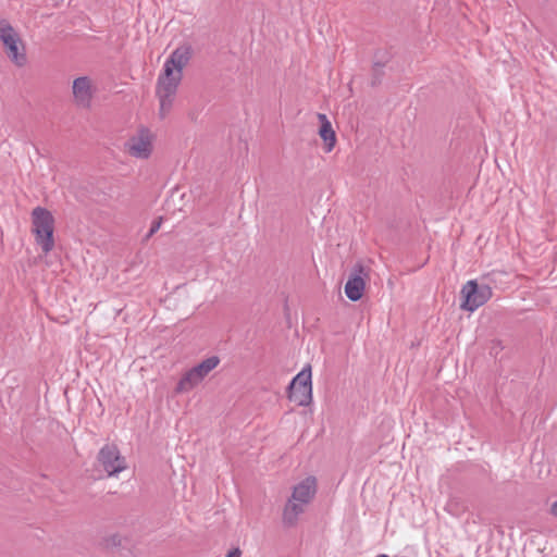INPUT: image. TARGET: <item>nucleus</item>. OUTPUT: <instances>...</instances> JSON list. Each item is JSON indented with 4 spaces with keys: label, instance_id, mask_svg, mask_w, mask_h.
Returning a JSON list of instances; mask_svg holds the SVG:
<instances>
[{
    "label": "nucleus",
    "instance_id": "nucleus-1",
    "mask_svg": "<svg viewBox=\"0 0 557 557\" xmlns=\"http://www.w3.org/2000/svg\"><path fill=\"white\" fill-rule=\"evenodd\" d=\"M190 59V48H176L163 64L162 73L157 81V97L160 102L159 114L164 119L172 110L175 95L183 77V69Z\"/></svg>",
    "mask_w": 557,
    "mask_h": 557
},
{
    "label": "nucleus",
    "instance_id": "nucleus-2",
    "mask_svg": "<svg viewBox=\"0 0 557 557\" xmlns=\"http://www.w3.org/2000/svg\"><path fill=\"white\" fill-rule=\"evenodd\" d=\"M317 493V480L314 476H308L296 484L292 496L288 498L283 509V523L286 527H294L298 522L300 515L306 511Z\"/></svg>",
    "mask_w": 557,
    "mask_h": 557
},
{
    "label": "nucleus",
    "instance_id": "nucleus-3",
    "mask_svg": "<svg viewBox=\"0 0 557 557\" xmlns=\"http://www.w3.org/2000/svg\"><path fill=\"white\" fill-rule=\"evenodd\" d=\"M33 233L36 243L45 253L50 252L54 247L53 228L54 218L51 212L42 207H36L32 212Z\"/></svg>",
    "mask_w": 557,
    "mask_h": 557
},
{
    "label": "nucleus",
    "instance_id": "nucleus-4",
    "mask_svg": "<svg viewBox=\"0 0 557 557\" xmlns=\"http://www.w3.org/2000/svg\"><path fill=\"white\" fill-rule=\"evenodd\" d=\"M0 41L3 44L8 58L18 67L26 64L24 45L10 22L0 18Z\"/></svg>",
    "mask_w": 557,
    "mask_h": 557
},
{
    "label": "nucleus",
    "instance_id": "nucleus-5",
    "mask_svg": "<svg viewBox=\"0 0 557 557\" xmlns=\"http://www.w3.org/2000/svg\"><path fill=\"white\" fill-rule=\"evenodd\" d=\"M288 398L297 406H308L312 401L311 368H304L288 385Z\"/></svg>",
    "mask_w": 557,
    "mask_h": 557
},
{
    "label": "nucleus",
    "instance_id": "nucleus-6",
    "mask_svg": "<svg viewBox=\"0 0 557 557\" xmlns=\"http://www.w3.org/2000/svg\"><path fill=\"white\" fill-rule=\"evenodd\" d=\"M153 134L147 127H140L125 143V151L133 158L146 160L153 150Z\"/></svg>",
    "mask_w": 557,
    "mask_h": 557
},
{
    "label": "nucleus",
    "instance_id": "nucleus-7",
    "mask_svg": "<svg viewBox=\"0 0 557 557\" xmlns=\"http://www.w3.org/2000/svg\"><path fill=\"white\" fill-rule=\"evenodd\" d=\"M492 288L488 285H479L475 281H468L461 289L463 298L461 308L472 312L483 306L492 297Z\"/></svg>",
    "mask_w": 557,
    "mask_h": 557
},
{
    "label": "nucleus",
    "instance_id": "nucleus-8",
    "mask_svg": "<svg viewBox=\"0 0 557 557\" xmlns=\"http://www.w3.org/2000/svg\"><path fill=\"white\" fill-rule=\"evenodd\" d=\"M97 461L108 476H116L127 468L125 458L114 444H106L98 453Z\"/></svg>",
    "mask_w": 557,
    "mask_h": 557
},
{
    "label": "nucleus",
    "instance_id": "nucleus-9",
    "mask_svg": "<svg viewBox=\"0 0 557 557\" xmlns=\"http://www.w3.org/2000/svg\"><path fill=\"white\" fill-rule=\"evenodd\" d=\"M73 96L78 107L88 108L90 106L92 99V87L88 77H77L73 82Z\"/></svg>",
    "mask_w": 557,
    "mask_h": 557
},
{
    "label": "nucleus",
    "instance_id": "nucleus-10",
    "mask_svg": "<svg viewBox=\"0 0 557 557\" xmlns=\"http://www.w3.org/2000/svg\"><path fill=\"white\" fill-rule=\"evenodd\" d=\"M358 272L359 273H357L356 270L355 273L349 276L345 285V294L351 301H357L362 297L366 286L364 280L360 275L362 268H359Z\"/></svg>",
    "mask_w": 557,
    "mask_h": 557
},
{
    "label": "nucleus",
    "instance_id": "nucleus-11",
    "mask_svg": "<svg viewBox=\"0 0 557 557\" xmlns=\"http://www.w3.org/2000/svg\"><path fill=\"white\" fill-rule=\"evenodd\" d=\"M318 119L320 121L319 135L324 141V150L326 152H330L333 150V148L336 144L335 132L332 127L331 122L329 121V119L325 114L319 113Z\"/></svg>",
    "mask_w": 557,
    "mask_h": 557
},
{
    "label": "nucleus",
    "instance_id": "nucleus-12",
    "mask_svg": "<svg viewBox=\"0 0 557 557\" xmlns=\"http://www.w3.org/2000/svg\"><path fill=\"white\" fill-rule=\"evenodd\" d=\"M200 383H201V381L197 376V374L193 371V369H189L180 379V381L175 387V393H177V394L188 393V392L193 391Z\"/></svg>",
    "mask_w": 557,
    "mask_h": 557
},
{
    "label": "nucleus",
    "instance_id": "nucleus-13",
    "mask_svg": "<svg viewBox=\"0 0 557 557\" xmlns=\"http://www.w3.org/2000/svg\"><path fill=\"white\" fill-rule=\"evenodd\" d=\"M219 363L220 358L218 356H211L191 369L202 382L203 379L219 366Z\"/></svg>",
    "mask_w": 557,
    "mask_h": 557
},
{
    "label": "nucleus",
    "instance_id": "nucleus-14",
    "mask_svg": "<svg viewBox=\"0 0 557 557\" xmlns=\"http://www.w3.org/2000/svg\"><path fill=\"white\" fill-rule=\"evenodd\" d=\"M445 510L451 516L459 517L465 512L463 502L457 496H450L446 503Z\"/></svg>",
    "mask_w": 557,
    "mask_h": 557
},
{
    "label": "nucleus",
    "instance_id": "nucleus-15",
    "mask_svg": "<svg viewBox=\"0 0 557 557\" xmlns=\"http://www.w3.org/2000/svg\"><path fill=\"white\" fill-rule=\"evenodd\" d=\"M161 224H162V218H159L157 220H154L152 223H151V226H150V230L154 233H157L160 227H161Z\"/></svg>",
    "mask_w": 557,
    "mask_h": 557
},
{
    "label": "nucleus",
    "instance_id": "nucleus-16",
    "mask_svg": "<svg viewBox=\"0 0 557 557\" xmlns=\"http://www.w3.org/2000/svg\"><path fill=\"white\" fill-rule=\"evenodd\" d=\"M549 513L557 518V500L550 505Z\"/></svg>",
    "mask_w": 557,
    "mask_h": 557
},
{
    "label": "nucleus",
    "instance_id": "nucleus-17",
    "mask_svg": "<svg viewBox=\"0 0 557 557\" xmlns=\"http://www.w3.org/2000/svg\"><path fill=\"white\" fill-rule=\"evenodd\" d=\"M153 234H156L154 232H152L151 230H149V232L147 233V235L145 236V240H148L151 236H153Z\"/></svg>",
    "mask_w": 557,
    "mask_h": 557
}]
</instances>
